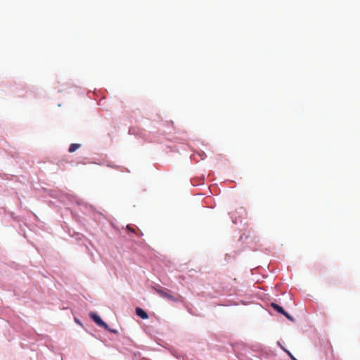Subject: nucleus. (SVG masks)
Instances as JSON below:
<instances>
[{
  "instance_id": "nucleus-1",
  "label": "nucleus",
  "mask_w": 360,
  "mask_h": 360,
  "mask_svg": "<svg viewBox=\"0 0 360 360\" xmlns=\"http://www.w3.org/2000/svg\"><path fill=\"white\" fill-rule=\"evenodd\" d=\"M233 349L239 360H248L246 356L247 348L245 345L238 342L235 343L233 345Z\"/></svg>"
},
{
  "instance_id": "nucleus-2",
  "label": "nucleus",
  "mask_w": 360,
  "mask_h": 360,
  "mask_svg": "<svg viewBox=\"0 0 360 360\" xmlns=\"http://www.w3.org/2000/svg\"><path fill=\"white\" fill-rule=\"evenodd\" d=\"M89 316L91 320L99 327L108 328V324L101 318V316L96 312H90Z\"/></svg>"
},
{
  "instance_id": "nucleus-3",
  "label": "nucleus",
  "mask_w": 360,
  "mask_h": 360,
  "mask_svg": "<svg viewBox=\"0 0 360 360\" xmlns=\"http://www.w3.org/2000/svg\"><path fill=\"white\" fill-rule=\"evenodd\" d=\"M122 230H124L127 233H128L130 236L132 237V235L139 236V233L141 236H143V233H141L139 229L136 231L133 226H122Z\"/></svg>"
},
{
  "instance_id": "nucleus-4",
  "label": "nucleus",
  "mask_w": 360,
  "mask_h": 360,
  "mask_svg": "<svg viewBox=\"0 0 360 360\" xmlns=\"http://www.w3.org/2000/svg\"><path fill=\"white\" fill-rule=\"evenodd\" d=\"M61 228L64 230L65 232H68L71 237H75L76 240H81L83 237V235L78 232L73 231V233H72L70 226H61Z\"/></svg>"
},
{
  "instance_id": "nucleus-5",
  "label": "nucleus",
  "mask_w": 360,
  "mask_h": 360,
  "mask_svg": "<svg viewBox=\"0 0 360 360\" xmlns=\"http://www.w3.org/2000/svg\"><path fill=\"white\" fill-rule=\"evenodd\" d=\"M155 290L162 297L167 298L174 302L176 301V298L173 295L169 294L165 290L162 289H156Z\"/></svg>"
},
{
  "instance_id": "nucleus-6",
  "label": "nucleus",
  "mask_w": 360,
  "mask_h": 360,
  "mask_svg": "<svg viewBox=\"0 0 360 360\" xmlns=\"http://www.w3.org/2000/svg\"><path fill=\"white\" fill-rule=\"evenodd\" d=\"M135 311H136V314L141 319H148V315L147 312L142 308L136 307Z\"/></svg>"
},
{
  "instance_id": "nucleus-7",
  "label": "nucleus",
  "mask_w": 360,
  "mask_h": 360,
  "mask_svg": "<svg viewBox=\"0 0 360 360\" xmlns=\"http://www.w3.org/2000/svg\"><path fill=\"white\" fill-rule=\"evenodd\" d=\"M80 146H81V145L79 143H72V144H70V146L69 147L68 151L70 153H74L77 149H79L80 148Z\"/></svg>"
},
{
  "instance_id": "nucleus-8",
  "label": "nucleus",
  "mask_w": 360,
  "mask_h": 360,
  "mask_svg": "<svg viewBox=\"0 0 360 360\" xmlns=\"http://www.w3.org/2000/svg\"><path fill=\"white\" fill-rule=\"evenodd\" d=\"M271 306L278 313H281V314L282 313H284V309L278 304L273 302L271 304Z\"/></svg>"
},
{
  "instance_id": "nucleus-9",
  "label": "nucleus",
  "mask_w": 360,
  "mask_h": 360,
  "mask_svg": "<svg viewBox=\"0 0 360 360\" xmlns=\"http://www.w3.org/2000/svg\"><path fill=\"white\" fill-rule=\"evenodd\" d=\"M283 315H284L290 321H293V318L284 310V313H282Z\"/></svg>"
},
{
  "instance_id": "nucleus-10",
  "label": "nucleus",
  "mask_w": 360,
  "mask_h": 360,
  "mask_svg": "<svg viewBox=\"0 0 360 360\" xmlns=\"http://www.w3.org/2000/svg\"><path fill=\"white\" fill-rule=\"evenodd\" d=\"M105 329L106 330L109 331L110 333H112L114 334H117L118 333L117 330L110 328L108 325V328H105Z\"/></svg>"
},
{
  "instance_id": "nucleus-11",
  "label": "nucleus",
  "mask_w": 360,
  "mask_h": 360,
  "mask_svg": "<svg viewBox=\"0 0 360 360\" xmlns=\"http://www.w3.org/2000/svg\"><path fill=\"white\" fill-rule=\"evenodd\" d=\"M75 322H76L77 324H79V325H81V326H82V323H81L80 321H79L78 319L75 318Z\"/></svg>"
},
{
  "instance_id": "nucleus-12",
  "label": "nucleus",
  "mask_w": 360,
  "mask_h": 360,
  "mask_svg": "<svg viewBox=\"0 0 360 360\" xmlns=\"http://www.w3.org/2000/svg\"><path fill=\"white\" fill-rule=\"evenodd\" d=\"M288 354H289V356L291 357V359L292 360H297L289 352H288Z\"/></svg>"
},
{
  "instance_id": "nucleus-13",
  "label": "nucleus",
  "mask_w": 360,
  "mask_h": 360,
  "mask_svg": "<svg viewBox=\"0 0 360 360\" xmlns=\"http://www.w3.org/2000/svg\"><path fill=\"white\" fill-rule=\"evenodd\" d=\"M231 257V256H230L229 254H226V255H225V259H227V257Z\"/></svg>"
},
{
  "instance_id": "nucleus-14",
  "label": "nucleus",
  "mask_w": 360,
  "mask_h": 360,
  "mask_svg": "<svg viewBox=\"0 0 360 360\" xmlns=\"http://www.w3.org/2000/svg\"><path fill=\"white\" fill-rule=\"evenodd\" d=\"M243 236H240V238H239V240H243Z\"/></svg>"
},
{
  "instance_id": "nucleus-15",
  "label": "nucleus",
  "mask_w": 360,
  "mask_h": 360,
  "mask_svg": "<svg viewBox=\"0 0 360 360\" xmlns=\"http://www.w3.org/2000/svg\"><path fill=\"white\" fill-rule=\"evenodd\" d=\"M241 302H242V304H243V305H246V302H244V301H241Z\"/></svg>"
},
{
  "instance_id": "nucleus-16",
  "label": "nucleus",
  "mask_w": 360,
  "mask_h": 360,
  "mask_svg": "<svg viewBox=\"0 0 360 360\" xmlns=\"http://www.w3.org/2000/svg\"><path fill=\"white\" fill-rule=\"evenodd\" d=\"M23 236H24V237H25V238H27V235H26V233H25V232H24V233H23Z\"/></svg>"
}]
</instances>
